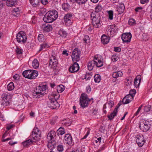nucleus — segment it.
Here are the masks:
<instances>
[{
    "mask_svg": "<svg viewBox=\"0 0 152 152\" xmlns=\"http://www.w3.org/2000/svg\"><path fill=\"white\" fill-rule=\"evenodd\" d=\"M51 96L52 97L51 98L50 96H49V101L47 102L48 107L52 109H56L59 105L56 99H59L60 95L58 93H52L51 94Z\"/></svg>",
    "mask_w": 152,
    "mask_h": 152,
    "instance_id": "nucleus-1",
    "label": "nucleus"
},
{
    "mask_svg": "<svg viewBox=\"0 0 152 152\" xmlns=\"http://www.w3.org/2000/svg\"><path fill=\"white\" fill-rule=\"evenodd\" d=\"M46 86L45 85H39L37 87L35 91L33 92V95L36 98H39L43 96L46 93L42 92L46 90Z\"/></svg>",
    "mask_w": 152,
    "mask_h": 152,
    "instance_id": "nucleus-2",
    "label": "nucleus"
},
{
    "mask_svg": "<svg viewBox=\"0 0 152 152\" xmlns=\"http://www.w3.org/2000/svg\"><path fill=\"white\" fill-rule=\"evenodd\" d=\"M95 65L97 67H100L103 65V62L95 56L94 60L89 62L88 64V68L89 70H91Z\"/></svg>",
    "mask_w": 152,
    "mask_h": 152,
    "instance_id": "nucleus-3",
    "label": "nucleus"
},
{
    "mask_svg": "<svg viewBox=\"0 0 152 152\" xmlns=\"http://www.w3.org/2000/svg\"><path fill=\"white\" fill-rule=\"evenodd\" d=\"M23 77L30 79H35L38 75V72L35 70H27L22 73Z\"/></svg>",
    "mask_w": 152,
    "mask_h": 152,
    "instance_id": "nucleus-4",
    "label": "nucleus"
},
{
    "mask_svg": "<svg viewBox=\"0 0 152 152\" xmlns=\"http://www.w3.org/2000/svg\"><path fill=\"white\" fill-rule=\"evenodd\" d=\"M90 100L88 97V95L86 94H82L80 98V104L81 107L84 108L87 107L88 102Z\"/></svg>",
    "mask_w": 152,
    "mask_h": 152,
    "instance_id": "nucleus-5",
    "label": "nucleus"
},
{
    "mask_svg": "<svg viewBox=\"0 0 152 152\" xmlns=\"http://www.w3.org/2000/svg\"><path fill=\"white\" fill-rule=\"evenodd\" d=\"M31 137L35 141L39 140L41 137V132L38 128L35 127L32 132Z\"/></svg>",
    "mask_w": 152,
    "mask_h": 152,
    "instance_id": "nucleus-6",
    "label": "nucleus"
},
{
    "mask_svg": "<svg viewBox=\"0 0 152 152\" xmlns=\"http://www.w3.org/2000/svg\"><path fill=\"white\" fill-rule=\"evenodd\" d=\"M16 39L19 43H25L27 40L26 33L23 31L19 32L16 35Z\"/></svg>",
    "mask_w": 152,
    "mask_h": 152,
    "instance_id": "nucleus-7",
    "label": "nucleus"
},
{
    "mask_svg": "<svg viewBox=\"0 0 152 152\" xmlns=\"http://www.w3.org/2000/svg\"><path fill=\"white\" fill-rule=\"evenodd\" d=\"M150 127V124L148 121H141L140 123V128L143 132H146L148 130Z\"/></svg>",
    "mask_w": 152,
    "mask_h": 152,
    "instance_id": "nucleus-8",
    "label": "nucleus"
},
{
    "mask_svg": "<svg viewBox=\"0 0 152 152\" xmlns=\"http://www.w3.org/2000/svg\"><path fill=\"white\" fill-rule=\"evenodd\" d=\"M58 62L57 59L55 56H52L50 59L49 64L50 68L53 69V70L55 69L57 67Z\"/></svg>",
    "mask_w": 152,
    "mask_h": 152,
    "instance_id": "nucleus-9",
    "label": "nucleus"
},
{
    "mask_svg": "<svg viewBox=\"0 0 152 152\" xmlns=\"http://www.w3.org/2000/svg\"><path fill=\"white\" fill-rule=\"evenodd\" d=\"M80 51L78 48L75 49L72 52V58L73 61H79L80 58Z\"/></svg>",
    "mask_w": 152,
    "mask_h": 152,
    "instance_id": "nucleus-10",
    "label": "nucleus"
},
{
    "mask_svg": "<svg viewBox=\"0 0 152 152\" xmlns=\"http://www.w3.org/2000/svg\"><path fill=\"white\" fill-rule=\"evenodd\" d=\"M2 100L1 104L4 106H7L10 104V96L6 94H3L2 95Z\"/></svg>",
    "mask_w": 152,
    "mask_h": 152,
    "instance_id": "nucleus-11",
    "label": "nucleus"
},
{
    "mask_svg": "<svg viewBox=\"0 0 152 152\" xmlns=\"http://www.w3.org/2000/svg\"><path fill=\"white\" fill-rule=\"evenodd\" d=\"M132 37V35L130 33H126L122 35L121 39L124 43H128L130 42Z\"/></svg>",
    "mask_w": 152,
    "mask_h": 152,
    "instance_id": "nucleus-12",
    "label": "nucleus"
},
{
    "mask_svg": "<svg viewBox=\"0 0 152 152\" xmlns=\"http://www.w3.org/2000/svg\"><path fill=\"white\" fill-rule=\"evenodd\" d=\"M100 18L99 16L96 18L92 19V23L93 26L95 28H98L101 26Z\"/></svg>",
    "mask_w": 152,
    "mask_h": 152,
    "instance_id": "nucleus-13",
    "label": "nucleus"
},
{
    "mask_svg": "<svg viewBox=\"0 0 152 152\" xmlns=\"http://www.w3.org/2000/svg\"><path fill=\"white\" fill-rule=\"evenodd\" d=\"M136 138V142L139 147H142L145 143V140L143 136L138 135L137 136Z\"/></svg>",
    "mask_w": 152,
    "mask_h": 152,
    "instance_id": "nucleus-14",
    "label": "nucleus"
},
{
    "mask_svg": "<svg viewBox=\"0 0 152 152\" xmlns=\"http://www.w3.org/2000/svg\"><path fill=\"white\" fill-rule=\"evenodd\" d=\"M64 141L68 145H71L72 142V136L69 134H66L64 138Z\"/></svg>",
    "mask_w": 152,
    "mask_h": 152,
    "instance_id": "nucleus-15",
    "label": "nucleus"
},
{
    "mask_svg": "<svg viewBox=\"0 0 152 152\" xmlns=\"http://www.w3.org/2000/svg\"><path fill=\"white\" fill-rule=\"evenodd\" d=\"M79 69V66L77 62H75L69 69V71L72 73L77 72Z\"/></svg>",
    "mask_w": 152,
    "mask_h": 152,
    "instance_id": "nucleus-16",
    "label": "nucleus"
},
{
    "mask_svg": "<svg viewBox=\"0 0 152 152\" xmlns=\"http://www.w3.org/2000/svg\"><path fill=\"white\" fill-rule=\"evenodd\" d=\"M56 136V133L54 131H51L49 133L47 136L48 141H51L53 140Z\"/></svg>",
    "mask_w": 152,
    "mask_h": 152,
    "instance_id": "nucleus-17",
    "label": "nucleus"
},
{
    "mask_svg": "<svg viewBox=\"0 0 152 152\" xmlns=\"http://www.w3.org/2000/svg\"><path fill=\"white\" fill-rule=\"evenodd\" d=\"M44 21L47 23H51L53 21V19L50 17V16L49 12H48L44 15L43 18Z\"/></svg>",
    "mask_w": 152,
    "mask_h": 152,
    "instance_id": "nucleus-18",
    "label": "nucleus"
},
{
    "mask_svg": "<svg viewBox=\"0 0 152 152\" xmlns=\"http://www.w3.org/2000/svg\"><path fill=\"white\" fill-rule=\"evenodd\" d=\"M49 12L50 17H51L52 19H53V21L55 20L58 17V12L55 10H53L51 11H50L48 12Z\"/></svg>",
    "mask_w": 152,
    "mask_h": 152,
    "instance_id": "nucleus-19",
    "label": "nucleus"
},
{
    "mask_svg": "<svg viewBox=\"0 0 152 152\" xmlns=\"http://www.w3.org/2000/svg\"><path fill=\"white\" fill-rule=\"evenodd\" d=\"M118 28L115 25L111 26L110 29H108L107 31V34L108 35H112L114 34V32H115L117 31Z\"/></svg>",
    "mask_w": 152,
    "mask_h": 152,
    "instance_id": "nucleus-20",
    "label": "nucleus"
},
{
    "mask_svg": "<svg viewBox=\"0 0 152 152\" xmlns=\"http://www.w3.org/2000/svg\"><path fill=\"white\" fill-rule=\"evenodd\" d=\"M110 40V37H107L105 34L103 35L101 38V40L102 43L103 44H106L108 43Z\"/></svg>",
    "mask_w": 152,
    "mask_h": 152,
    "instance_id": "nucleus-21",
    "label": "nucleus"
},
{
    "mask_svg": "<svg viewBox=\"0 0 152 152\" xmlns=\"http://www.w3.org/2000/svg\"><path fill=\"white\" fill-rule=\"evenodd\" d=\"M72 15L71 14H66L64 17V20L66 23H68L70 24L72 23L71 19L72 18Z\"/></svg>",
    "mask_w": 152,
    "mask_h": 152,
    "instance_id": "nucleus-22",
    "label": "nucleus"
},
{
    "mask_svg": "<svg viewBox=\"0 0 152 152\" xmlns=\"http://www.w3.org/2000/svg\"><path fill=\"white\" fill-rule=\"evenodd\" d=\"M141 76L137 75L134 80V86L136 87H138L140 84L141 80Z\"/></svg>",
    "mask_w": 152,
    "mask_h": 152,
    "instance_id": "nucleus-23",
    "label": "nucleus"
},
{
    "mask_svg": "<svg viewBox=\"0 0 152 152\" xmlns=\"http://www.w3.org/2000/svg\"><path fill=\"white\" fill-rule=\"evenodd\" d=\"M17 4V0H7L6 4L8 6L12 7Z\"/></svg>",
    "mask_w": 152,
    "mask_h": 152,
    "instance_id": "nucleus-24",
    "label": "nucleus"
},
{
    "mask_svg": "<svg viewBox=\"0 0 152 152\" xmlns=\"http://www.w3.org/2000/svg\"><path fill=\"white\" fill-rule=\"evenodd\" d=\"M124 8L125 7L124 5L123 4H121L118 7L117 11H118L119 14H121L124 12Z\"/></svg>",
    "mask_w": 152,
    "mask_h": 152,
    "instance_id": "nucleus-25",
    "label": "nucleus"
},
{
    "mask_svg": "<svg viewBox=\"0 0 152 152\" xmlns=\"http://www.w3.org/2000/svg\"><path fill=\"white\" fill-rule=\"evenodd\" d=\"M117 112L118 110H116V109H114L113 112L108 116L109 119L110 120H112L116 115Z\"/></svg>",
    "mask_w": 152,
    "mask_h": 152,
    "instance_id": "nucleus-26",
    "label": "nucleus"
},
{
    "mask_svg": "<svg viewBox=\"0 0 152 152\" xmlns=\"http://www.w3.org/2000/svg\"><path fill=\"white\" fill-rule=\"evenodd\" d=\"M123 75V73L121 71H119L117 72H114L112 74V76L113 78H117Z\"/></svg>",
    "mask_w": 152,
    "mask_h": 152,
    "instance_id": "nucleus-27",
    "label": "nucleus"
},
{
    "mask_svg": "<svg viewBox=\"0 0 152 152\" xmlns=\"http://www.w3.org/2000/svg\"><path fill=\"white\" fill-rule=\"evenodd\" d=\"M32 143V140L30 139H28L22 142V144L24 147H27Z\"/></svg>",
    "mask_w": 152,
    "mask_h": 152,
    "instance_id": "nucleus-28",
    "label": "nucleus"
},
{
    "mask_svg": "<svg viewBox=\"0 0 152 152\" xmlns=\"http://www.w3.org/2000/svg\"><path fill=\"white\" fill-rule=\"evenodd\" d=\"M32 66L33 67L36 69L39 67V63L38 61L36 59H35L32 61Z\"/></svg>",
    "mask_w": 152,
    "mask_h": 152,
    "instance_id": "nucleus-29",
    "label": "nucleus"
},
{
    "mask_svg": "<svg viewBox=\"0 0 152 152\" xmlns=\"http://www.w3.org/2000/svg\"><path fill=\"white\" fill-rule=\"evenodd\" d=\"M48 146L50 150L53 149L54 148L56 147V145L55 142H52L51 141H48Z\"/></svg>",
    "mask_w": 152,
    "mask_h": 152,
    "instance_id": "nucleus-30",
    "label": "nucleus"
},
{
    "mask_svg": "<svg viewBox=\"0 0 152 152\" xmlns=\"http://www.w3.org/2000/svg\"><path fill=\"white\" fill-rule=\"evenodd\" d=\"M52 29V28L51 25L49 24H48L46 26L44 27L43 30L45 31L49 32L51 31Z\"/></svg>",
    "mask_w": 152,
    "mask_h": 152,
    "instance_id": "nucleus-31",
    "label": "nucleus"
},
{
    "mask_svg": "<svg viewBox=\"0 0 152 152\" xmlns=\"http://www.w3.org/2000/svg\"><path fill=\"white\" fill-rule=\"evenodd\" d=\"M57 132L58 135H62L65 133L64 129L62 127H60L57 130Z\"/></svg>",
    "mask_w": 152,
    "mask_h": 152,
    "instance_id": "nucleus-32",
    "label": "nucleus"
},
{
    "mask_svg": "<svg viewBox=\"0 0 152 152\" xmlns=\"http://www.w3.org/2000/svg\"><path fill=\"white\" fill-rule=\"evenodd\" d=\"M128 96H126L122 100V102L124 104H127L129 103L132 101V99H129L127 98Z\"/></svg>",
    "mask_w": 152,
    "mask_h": 152,
    "instance_id": "nucleus-33",
    "label": "nucleus"
},
{
    "mask_svg": "<svg viewBox=\"0 0 152 152\" xmlns=\"http://www.w3.org/2000/svg\"><path fill=\"white\" fill-rule=\"evenodd\" d=\"M58 34L60 36L63 37H66L67 35L66 32L64 31L63 29H60L58 31Z\"/></svg>",
    "mask_w": 152,
    "mask_h": 152,
    "instance_id": "nucleus-34",
    "label": "nucleus"
},
{
    "mask_svg": "<svg viewBox=\"0 0 152 152\" xmlns=\"http://www.w3.org/2000/svg\"><path fill=\"white\" fill-rule=\"evenodd\" d=\"M62 7L65 11H68L69 9L70 6L67 3H64L62 5Z\"/></svg>",
    "mask_w": 152,
    "mask_h": 152,
    "instance_id": "nucleus-35",
    "label": "nucleus"
},
{
    "mask_svg": "<svg viewBox=\"0 0 152 152\" xmlns=\"http://www.w3.org/2000/svg\"><path fill=\"white\" fill-rule=\"evenodd\" d=\"M7 88L9 91H12L14 88V86L12 82H10L7 86Z\"/></svg>",
    "mask_w": 152,
    "mask_h": 152,
    "instance_id": "nucleus-36",
    "label": "nucleus"
},
{
    "mask_svg": "<svg viewBox=\"0 0 152 152\" xmlns=\"http://www.w3.org/2000/svg\"><path fill=\"white\" fill-rule=\"evenodd\" d=\"M49 47V45L46 43H44L40 45V48L39 51H41L42 50L45 48H47Z\"/></svg>",
    "mask_w": 152,
    "mask_h": 152,
    "instance_id": "nucleus-37",
    "label": "nucleus"
},
{
    "mask_svg": "<svg viewBox=\"0 0 152 152\" xmlns=\"http://www.w3.org/2000/svg\"><path fill=\"white\" fill-rule=\"evenodd\" d=\"M64 90V86L63 85H60L58 86L57 88V90L58 93H60L63 92Z\"/></svg>",
    "mask_w": 152,
    "mask_h": 152,
    "instance_id": "nucleus-38",
    "label": "nucleus"
},
{
    "mask_svg": "<svg viewBox=\"0 0 152 152\" xmlns=\"http://www.w3.org/2000/svg\"><path fill=\"white\" fill-rule=\"evenodd\" d=\"M94 78L96 83H99L101 80V76L98 74H96L94 76Z\"/></svg>",
    "mask_w": 152,
    "mask_h": 152,
    "instance_id": "nucleus-39",
    "label": "nucleus"
},
{
    "mask_svg": "<svg viewBox=\"0 0 152 152\" xmlns=\"http://www.w3.org/2000/svg\"><path fill=\"white\" fill-rule=\"evenodd\" d=\"M30 3L34 7L36 6L39 2V0H29Z\"/></svg>",
    "mask_w": 152,
    "mask_h": 152,
    "instance_id": "nucleus-40",
    "label": "nucleus"
},
{
    "mask_svg": "<svg viewBox=\"0 0 152 152\" xmlns=\"http://www.w3.org/2000/svg\"><path fill=\"white\" fill-rule=\"evenodd\" d=\"M102 9V7L101 5L99 4L97 5L95 8V12H96V14H97V13L101 11Z\"/></svg>",
    "mask_w": 152,
    "mask_h": 152,
    "instance_id": "nucleus-41",
    "label": "nucleus"
},
{
    "mask_svg": "<svg viewBox=\"0 0 152 152\" xmlns=\"http://www.w3.org/2000/svg\"><path fill=\"white\" fill-rule=\"evenodd\" d=\"M108 13L109 15V18L112 20L113 18V11L112 10H110L108 12Z\"/></svg>",
    "mask_w": 152,
    "mask_h": 152,
    "instance_id": "nucleus-42",
    "label": "nucleus"
},
{
    "mask_svg": "<svg viewBox=\"0 0 152 152\" xmlns=\"http://www.w3.org/2000/svg\"><path fill=\"white\" fill-rule=\"evenodd\" d=\"M106 103L107 104L108 107L110 109L113 106L114 104V102L112 101H110Z\"/></svg>",
    "mask_w": 152,
    "mask_h": 152,
    "instance_id": "nucleus-43",
    "label": "nucleus"
},
{
    "mask_svg": "<svg viewBox=\"0 0 152 152\" xmlns=\"http://www.w3.org/2000/svg\"><path fill=\"white\" fill-rule=\"evenodd\" d=\"M38 39L39 42H42L44 40V36L43 34H39L38 37Z\"/></svg>",
    "mask_w": 152,
    "mask_h": 152,
    "instance_id": "nucleus-44",
    "label": "nucleus"
},
{
    "mask_svg": "<svg viewBox=\"0 0 152 152\" xmlns=\"http://www.w3.org/2000/svg\"><path fill=\"white\" fill-rule=\"evenodd\" d=\"M96 12H95V11L94 12H92L91 13V20H92V19L94 18H96L98 16H99L98 15H96Z\"/></svg>",
    "mask_w": 152,
    "mask_h": 152,
    "instance_id": "nucleus-45",
    "label": "nucleus"
},
{
    "mask_svg": "<svg viewBox=\"0 0 152 152\" xmlns=\"http://www.w3.org/2000/svg\"><path fill=\"white\" fill-rule=\"evenodd\" d=\"M142 38L143 40L146 41L148 39V37L145 33H143L142 34Z\"/></svg>",
    "mask_w": 152,
    "mask_h": 152,
    "instance_id": "nucleus-46",
    "label": "nucleus"
},
{
    "mask_svg": "<svg viewBox=\"0 0 152 152\" xmlns=\"http://www.w3.org/2000/svg\"><path fill=\"white\" fill-rule=\"evenodd\" d=\"M136 93V91L135 89H131L129 91V95L133 96V97L134 96Z\"/></svg>",
    "mask_w": 152,
    "mask_h": 152,
    "instance_id": "nucleus-47",
    "label": "nucleus"
},
{
    "mask_svg": "<svg viewBox=\"0 0 152 152\" xmlns=\"http://www.w3.org/2000/svg\"><path fill=\"white\" fill-rule=\"evenodd\" d=\"M129 23L130 25H133L135 24V22L134 20L133 19H130L129 21Z\"/></svg>",
    "mask_w": 152,
    "mask_h": 152,
    "instance_id": "nucleus-48",
    "label": "nucleus"
},
{
    "mask_svg": "<svg viewBox=\"0 0 152 152\" xmlns=\"http://www.w3.org/2000/svg\"><path fill=\"white\" fill-rule=\"evenodd\" d=\"M58 118V117L57 116H55L50 121L51 124L52 125L54 124L56 122Z\"/></svg>",
    "mask_w": 152,
    "mask_h": 152,
    "instance_id": "nucleus-49",
    "label": "nucleus"
},
{
    "mask_svg": "<svg viewBox=\"0 0 152 152\" xmlns=\"http://www.w3.org/2000/svg\"><path fill=\"white\" fill-rule=\"evenodd\" d=\"M83 40L85 42L88 43V42H89V38L88 35H86L85 36L84 39Z\"/></svg>",
    "mask_w": 152,
    "mask_h": 152,
    "instance_id": "nucleus-50",
    "label": "nucleus"
},
{
    "mask_svg": "<svg viewBox=\"0 0 152 152\" xmlns=\"http://www.w3.org/2000/svg\"><path fill=\"white\" fill-rule=\"evenodd\" d=\"M57 150L59 152L62 151L64 150L63 146L62 145H58L57 146Z\"/></svg>",
    "mask_w": 152,
    "mask_h": 152,
    "instance_id": "nucleus-51",
    "label": "nucleus"
},
{
    "mask_svg": "<svg viewBox=\"0 0 152 152\" xmlns=\"http://www.w3.org/2000/svg\"><path fill=\"white\" fill-rule=\"evenodd\" d=\"M112 60L113 61H115L118 60V58L116 55H113L112 57Z\"/></svg>",
    "mask_w": 152,
    "mask_h": 152,
    "instance_id": "nucleus-52",
    "label": "nucleus"
},
{
    "mask_svg": "<svg viewBox=\"0 0 152 152\" xmlns=\"http://www.w3.org/2000/svg\"><path fill=\"white\" fill-rule=\"evenodd\" d=\"M16 53L17 54H21L22 53V49L19 48H16Z\"/></svg>",
    "mask_w": 152,
    "mask_h": 152,
    "instance_id": "nucleus-53",
    "label": "nucleus"
},
{
    "mask_svg": "<svg viewBox=\"0 0 152 152\" xmlns=\"http://www.w3.org/2000/svg\"><path fill=\"white\" fill-rule=\"evenodd\" d=\"M91 77V76L89 74L87 73L85 76L84 79L87 80H90Z\"/></svg>",
    "mask_w": 152,
    "mask_h": 152,
    "instance_id": "nucleus-54",
    "label": "nucleus"
},
{
    "mask_svg": "<svg viewBox=\"0 0 152 152\" xmlns=\"http://www.w3.org/2000/svg\"><path fill=\"white\" fill-rule=\"evenodd\" d=\"M149 107H151L150 105H148V106H145L144 108V110L145 112H148L150 111Z\"/></svg>",
    "mask_w": 152,
    "mask_h": 152,
    "instance_id": "nucleus-55",
    "label": "nucleus"
},
{
    "mask_svg": "<svg viewBox=\"0 0 152 152\" xmlns=\"http://www.w3.org/2000/svg\"><path fill=\"white\" fill-rule=\"evenodd\" d=\"M70 152H83L81 148H79L76 150L72 151Z\"/></svg>",
    "mask_w": 152,
    "mask_h": 152,
    "instance_id": "nucleus-56",
    "label": "nucleus"
},
{
    "mask_svg": "<svg viewBox=\"0 0 152 152\" xmlns=\"http://www.w3.org/2000/svg\"><path fill=\"white\" fill-rule=\"evenodd\" d=\"M121 50V49L119 47H114V50L115 51L117 52H120Z\"/></svg>",
    "mask_w": 152,
    "mask_h": 152,
    "instance_id": "nucleus-57",
    "label": "nucleus"
},
{
    "mask_svg": "<svg viewBox=\"0 0 152 152\" xmlns=\"http://www.w3.org/2000/svg\"><path fill=\"white\" fill-rule=\"evenodd\" d=\"M14 138V136H12L8 138L7 139H3L2 140V141L3 142H5L6 141H8L10 140L13 139Z\"/></svg>",
    "mask_w": 152,
    "mask_h": 152,
    "instance_id": "nucleus-58",
    "label": "nucleus"
},
{
    "mask_svg": "<svg viewBox=\"0 0 152 152\" xmlns=\"http://www.w3.org/2000/svg\"><path fill=\"white\" fill-rule=\"evenodd\" d=\"M127 82H126V85L128 86V85H131L132 83V79H131L130 80L129 79H127Z\"/></svg>",
    "mask_w": 152,
    "mask_h": 152,
    "instance_id": "nucleus-59",
    "label": "nucleus"
},
{
    "mask_svg": "<svg viewBox=\"0 0 152 152\" xmlns=\"http://www.w3.org/2000/svg\"><path fill=\"white\" fill-rule=\"evenodd\" d=\"M13 78L15 80H18L19 79V76L18 75H14Z\"/></svg>",
    "mask_w": 152,
    "mask_h": 152,
    "instance_id": "nucleus-60",
    "label": "nucleus"
},
{
    "mask_svg": "<svg viewBox=\"0 0 152 152\" xmlns=\"http://www.w3.org/2000/svg\"><path fill=\"white\" fill-rule=\"evenodd\" d=\"M41 2L43 4L46 5L48 3V0H41Z\"/></svg>",
    "mask_w": 152,
    "mask_h": 152,
    "instance_id": "nucleus-61",
    "label": "nucleus"
},
{
    "mask_svg": "<svg viewBox=\"0 0 152 152\" xmlns=\"http://www.w3.org/2000/svg\"><path fill=\"white\" fill-rule=\"evenodd\" d=\"M90 132V131H89V130L87 132L86 134L84 136V137L82 138V139H86L87 137L88 136V135L89 134Z\"/></svg>",
    "mask_w": 152,
    "mask_h": 152,
    "instance_id": "nucleus-62",
    "label": "nucleus"
},
{
    "mask_svg": "<svg viewBox=\"0 0 152 152\" xmlns=\"http://www.w3.org/2000/svg\"><path fill=\"white\" fill-rule=\"evenodd\" d=\"M86 91L87 93H89L91 91V88L90 86H88L86 87Z\"/></svg>",
    "mask_w": 152,
    "mask_h": 152,
    "instance_id": "nucleus-63",
    "label": "nucleus"
},
{
    "mask_svg": "<svg viewBox=\"0 0 152 152\" xmlns=\"http://www.w3.org/2000/svg\"><path fill=\"white\" fill-rule=\"evenodd\" d=\"M122 104V102H120L118 103L117 106L116 107L115 109H116V110H118V109L119 108V107Z\"/></svg>",
    "mask_w": 152,
    "mask_h": 152,
    "instance_id": "nucleus-64",
    "label": "nucleus"
}]
</instances>
